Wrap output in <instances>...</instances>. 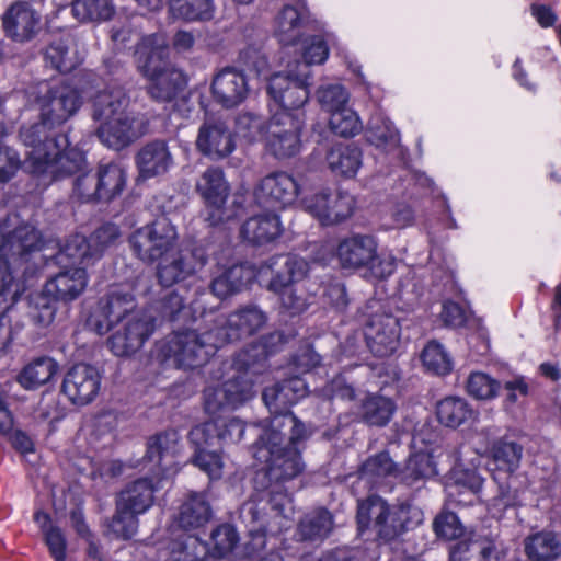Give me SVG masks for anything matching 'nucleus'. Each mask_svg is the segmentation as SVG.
<instances>
[{
  "label": "nucleus",
  "mask_w": 561,
  "mask_h": 561,
  "mask_svg": "<svg viewBox=\"0 0 561 561\" xmlns=\"http://www.w3.org/2000/svg\"><path fill=\"white\" fill-rule=\"evenodd\" d=\"M135 55L139 71L150 81V96L160 102L173 100L185 85V78L182 71L167 60L168 44L164 36L152 34L144 37Z\"/></svg>",
  "instance_id": "nucleus-6"
},
{
  "label": "nucleus",
  "mask_w": 561,
  "mask_h": 561,
  "mask_svg": "<svg viewBox=\"0 0 561 561\" xmlns=\"http://www.w3.org/2000/svg\"><path fill=\"white\" fill-rule=\"evenodd\" d=\"M313 75L306 65H300L287 71L273 73L267 79L270 98L282 107L280 112L302 107L309 100V87Z\"/></svg>",
  "instance_id": "nucleus-13"
},
{
  "label": "nucleus",
  "mask_w": 561,
  "mask_h": 561,
  "mask_svg": "<svg viewBox=\"0 0 561 561\" xmlns=\"http://www.w3.org/2000/svg\"><path fill=\"white\" fill-rule=\"evenodd\" d=\"M170 13L174 19L206 21L213 18L211 2H170Z\"/></svg>",
  "instance_id": "nucleus-57"
},
{
  "label": "nucleus",
  "mask_w": 561,
  "mask_h": 561,
  "mask_svg": "<svg viewBox=\"0 0 561 561\" xmlns=\"http://www.w3.org/2000/svg\"><path fill=\"white\" fill-rule=\"evenodd\" d=\"M271 413L273 414V417L270 420L268 424L264 425L263 431H268L270 434L279 433L284 437L283 430L289 428V443L286 445L290 447H295L298 442L307 437L305 425L300 423L297 417L289 412V410Z\"/></svg>",
  "instance_id": "nucleus-51"
},
{
  "label": "nucleus",
  "mask_w": 561,
  "mask_h": 561,
  "mask_svg": "<svg viewBox=\"0 0 561 561\" xmlns=\"http://www.w3.org/2000/svg\"><path fill=\"white\" fill-rule=\"evenodd\" d=\"M313 26H317L316 31H320V34L311 35L304 39L302 61H298L295 65L297 70L300 65H306L310 69L312 65L325 62L329 57V44L335 43L336 37L332 32L320 27L318 23Z\"/></svg>",
  "instance_id": "nucleus-42"
},
{
  "label": "nucleus",
  "mask_w": 561,
  "mask_h": 561,
  "mask_svg": "<svg viewBox=\"0 0 561 561\" xmlns=\"http://www.w3.org/2000/svg\"><path fill=\"white\" fill-rule=\"evenodd\" d=\"M393 519L388 526H383L382 539L390 540L404 531L415 528L423 522V512L411 504L391 506Z\"/></svg>",
  "instance_id": "nucleus-45"
},
{
  "label": "nucleus",
  "mask_w": 561,
  "mask_h": 561,
  "mask_svg": "<svg viewBox=\"0 0 561 561\" xmlns=\"http://www.w3.org/2000/svg\"><path fill=\"white\" fill-rule=\"evenodd\" d=\"M525 552L531 561H553L561 554V541L551 531H540L525 540Z\"/></svg>",
  "instance_id": "nucleus-46"
},
{
  "label": "nucleus",
  "mask_w": 561,
  "mask_h": 561,
  "mask_svg": "<svg viewBox=\"0 0 561 561\" xmlns=\"http://www.w3.org/2000/svg\"><path fill=\"white\" fill-rule=\"evenodd\" d=\"M196 187L206 205V220L211 226L228 221L236 215L233 210L225 207L229 196V185L221 169H207L197 181Z\"/></svg>",
  "instance_id": "nucleus-19"
},
{
  "label": "nucleus",
  "mask_w": 561,
  "mask_h": 561,
  "mask_svg": "<svg viewBox=\"0 0 561 561\" xmlns=\"http://www.w3.org/2000/svg\"><path fill=\"white\" fill-rule=\"evenodd\" d=\"M370 352L379 357L393 354L399 345L400 325L391 314H374L364 328Z\"/></svg>",
  "instance_id": "nucleus-23"
},
{
  "label": "nucleus",
  "mask_w": 561,
  "mask_h": 561,
  "mask_svg": "<svg viewBox=\"0 0 561 561\" xmlns=\"http://www.w3.org/2000/svg\"><path fill=\"white\" fill-rule=\"evenodd\" d=\"M362 150L355 145L337 144L327 153L329 169L343 178H354L362 167Z\"/></svg>",
  "instance_id": "nucleus-39"
},
{
  "label": "nucleus",
  "mask_w": 561,
  "mask_h": 561,
  "mask_svg": "<svg viewBox=\"0 0 561 561\" xmlns=\"http://www.w3.org/2000/svg\"><path fill=\"white\" fill-rule=\"evenodd\" d=\"M178 242L175 226L167 217H159L130 233L128 243L133 253L145 263H153L172 251Z\"/></svg>",
  "instance_id": "nucleus-11"
},
{
  "label": "nucleus",
  "mask_w": 561,
  "mask_h": 561,
  "mask_svg": "<svg viewBox=\"0 0 561 561\" xmlns=\"http://www.w3.org/2000/svg\"><path fill=\"white\" fill-rule=\"evenodd\" d=\"M317 100L330 115L347 106L350 93L344 85L340 83H330L319 87L317 90Z\"/></svg>",
  "instance_id": "nucleus-53"
},
{
  "label": "nucleus",
  "mask_w": 561,
  "mask_h": 561,
  "mask_svg": "<svg viewBox=\"0 0 561 561\" xmlns=\"http://www.w3.org/2000/svg\"><path fill=\"white\" fill-rule=\"evenodd\" d=\"M219 422L211 420L194 426L190 434V442L195 445L197 449H205V446L213 445L217 438Z\"/></svg>",
  "instance_id": "nucleus-63"
},
{
  "label": "nucleus",
  "mask_w": 561,
  "mask_h": 561,
  "mask_svg": "<svg viewBox=\"0 0 561 561\" xmlns=\"http://www.w3.org/2000/svg\"><path fill=\"white\" fill-rule=\"evenodd\" d=\"M304 193L302 186L287 172L277 171L264 176L255 190L260 205L275 209H285L299 203Z\"/></svg>",
  "instance_id": "nucleus-20"
},
{
  "label": "nucleus",
  "mask_w": 561,
  "mask_h": 561,
  "mask_svg": "<svg viewBox=\"0 0 561 561\" xmlns=\"http://www.w3.org/2000/svg\"><path fill=\"white\" fill-rule=\"evenodd\" d=\"M254 458L266 466L265 476L271 484L266 495L251 499L241 506L240 517L248 527L250 553H259L266 546V537L290 527L295 506L285 483L304 470L300 453L285 445L279 433L262 431L255 444Z\"/></svg>",
  "instance_id": "nucleus-2"
},
{
  "label": "nucleus",
  "mask_w": 561,
  "mask_h": 561,
  "mask_svg": "<svg viewBox=\"0 0 561 561\" xmlns=\"http://www.w3.org/2000/svg\"><path fill=\"white\" fill-rule=\"evenodd\" d=\"M58 363L48 356L35 358L19 374L18 381L26 390L47 383L58 371Z\"/></svg>",
  "instance_id": "nucleus-41"
},
{
  "label": "nucleus",
  "mask_w": 561,
  "mask_h": 561,
  "mask_svg": "<svg viewBox=\"0 0 561 561\" xmlns=\"http://www.w3.org/2000/svg\"><path fill=\"white\" fill-rule=\"evenodd\" d=\"M197 149L211 159H222L233 152L236 144L231 131L220 121H206L196 139Z\"/></svg>",
  "instance_id": "nucleus-29"
},
{
  "label": "nucleus",
  "mask_w": 561,
  "mask_h": 561,
  "mask_svg": "<svg viewBox=\"0 0 561 561\" xmlns=\"http://www.w3.org/2000/svg\"><path fill=\"white\" fill-rule=\"evenodd\" d=\"M523 448L514 442L499 440L493 444L486 461L488 470L497 484L499 494L493 499V507L504 510L515 503V492L511 490L508 479L519 467Z\"/></svg>",
  "instance_id": "nucleus-12"
},
{
  "label": "nucleus",
  "mask_w": 561,
  "mask_h": 561,
  "mask_svg": "<svg viewBox=\"0 0 561 561\" xmlns=\"http://www.w3.org/2000/svg\"><path fill=\"white\" fill-rule=\"evenodd\" d=\"M194 466L205 472L210 480L222 477L224 460L219 453L206 449H197L192 459Z\"/></svg>",
  "instance_id": "nucleus-60"
},
{
  "label": "nucleus",
  "mask_w": 561,
  "mask_h": 561,
  "mask_svg": "<svg viewBox=\"0 0 561 561\" xmlns=\"http://www.w3.org/2000/svg\"><path fill=\"white\" fill-rule=\"evenodd\" d=\"M435 534L446 540H453L462 535V526L456 514L445 512L439 514L433 523Z\"/></svg>",
  "instance_id": "nucleus-62"
},
{
  "label": "nucleus",
  "mask_w": 561,
  "mask_h": 561,
  "mask_svg": "<svg viewBox=\"0 0 561 561\" xmlns=\"http://www.w3.org/2000/svg\"><path fill=\"white\" fill-rule=\"evenodd\" d=\"M127 174L115 162L100 164L95 172L78 176L73 184V196L81 202H111L125 190Z\"/></svg>",
  "instance_id": "nucleus-10"
},
{
  "label": "nucleus",
  "mask_w": 561,
  "mask_h": 561,
  "mask_svg": "<svg viewBox=\"0 0 561 561\" xmlns=\"http://www.w3.org/2000/svg\"><path fill=\"white\" fill-rule=\"evenodd\" d=\"M250 92L248 77L243 71L233 67L220 70L211 82L214 99L226 108L242 104L249 98Z\"/></svg>",
  "instance_id": "nucleus-24"
},
{
  "label": "nucleus",
  "mask_w": 561,
  "mask_h": 561,
  "mask_svg": "<svg viewBox=\"0 0 561 561\" xmlns=\"http://www.w3.org/2000/svg\"><path fill=\"white\" fill-rule=\"evenodd\" d=\"M396 411L394 402L380 394L366 396L362 403V419L370 426H386Z\"/></svg>",
  "instance_id": "nucleus-47"
},
{
  "label": "nucleus",
  "mask_w": 561,
  "mask_h": 561,
  "mask_svg": "<svg viewBox=\"0 0 561 561\" xmlns=\"http://www.w3.org/2000/svg\"><path fill=\"white\" fill-rule=\"evenodd\" d=\"M70 10L79 22L106 21L114 14L111 2H69L60 11Z\"/></svg>",
  "instance_id": "nucleus-52"
},
{
  "label": "nucleus",
  "mask_w": 561,
  "mask_h": 561,
  "mask_svg": "<svg viewBox=\"0 0 561 561\" xmlns=\"http://www.w3.org/2000/svg\"><path fill=\"white\" fill-rule=\"evenodd\" d=\"M332 529L331 514L324 508L305 515L298 525V534L304 540L323 539Z\"/></svg>",
  "instance_id": "nucleus-49"
},
{
  "label": "nucleus",
  "mask_w": 561,
  "mask_h": 561,
  "mask_svg": "<svg viewBox=\"0 0 561 561\" xmlns=\"http://www.w3.org/2000/svg\"><path fill=\"white\" fill-rule=\"evenodd\" d=\"M211 517V508L204 493L191 492L182 503L178 524L183 529L203 527Z\"/></svg>",
  "instance_id": "nucleus-40"
},
{
  "label": "nucleus",
  "mask_w": 561,
  "mask_h": 561,
  "mask_svg": "<svg viewBox=\"0 0 561 561\" xmlns=\"http://www.w3.org/2000/svg\"><path fill=\"white\" fill-rule=\"evenodd\" d=\"M41 242L39 231L33 225L20 221L16 215L0 222V357L7 353L11 341L10 328L2 319L23 291V285L14 278L10 265L38 250Z\"/></svg>",
  "instance_id": "nucleus-4"
},
{
  "label": "nucleus",
  "mask_w": 561,
  "mask_h": 561,
  "mask_svg": "<svg viewBox=\"0 0 561 561\" xmlns=\"http://www.w3.org/2000/svg\"><path fill=\"white\" fill-rule=\"evenodd\" d=\"M329 125L332 131L341 137H353L362 130L358 114L348 106L331 114Z\"/></svg>",
  "instance_id": "nucleus-55"
},
{
  "label": "nucleus",
  "mask_w": 561,
  "mask_h": 561,
  "mask_svg": "<svg viewBox=\"0 0 561 561\" xmlns=\"http://www.w3.org/2000/svg\"><path fill=\"white\" fill-rule=\"evenodd\" d=\"M162 561H203L209 552V547L194 535L181 533L161 542L158 548Z\"/></svg>",
  "instance_id": "nucleus-31"
},
{
  "label": "nucleus",
  "mask_w": 561,
  "mask_h": 561,
  "mask_svg": "<svg viewBox=\"0 0 561 561\" xmlns=\"http://www.w3.org/2000/svg\"><path fill=\"white\" fill-rule=\"evenodd\" d=\"M252 351L256 352L252 356L249 354L250 351L238 355L237 363L245 369L243 374L228 379L218 387H208L205 390V410L208 414L215 415L226 410H234L254 397V382L248 377V370L254 363L265 358L270 352L262 346H254Z\"/></svg>",
  "instance_id": "nucleus-9"
},
{
  "label": "nucleus",
  "mask_w": 561,
  "mask_h": 561,
  "mask_svg": "<svg viewBox=\"0 0 561 561\" xmlns=\"http://www.w3.org/2000/svg\"><path fill=\"white\" fill-rule=\"evenodd\" d=\"M102 375L90 364H76L65 375L61 391L77 405L92 402L100 392Z\"/></svg>",
  "instance_id": "nucleus-21"
},
{
  "label": "nucleus",
  "mask_w": 561,
  "mask_h": 561,
  "mask_svg": "<svg viewBox=\"0 0 561 561\" xmlns=\"http://www.w3.org/2000/svg\"><path fill=\"white\" fill-rule=\"evenodd\" d=\"M369 144L389 154L392 160L403 161L404 149L400 146V136L392 122L381 115L374 116L366 131Z\"/></svg>",
  "instance_id": "nucleus-33"
},
{
  "label": "nucleus",
  "mask_w": 561,
  "mask_h": 561,
  "mask_svg": "<svg viewBox=\"0 0 561 561\" xmlns=\"http://www.w3.org/2000/svg\"><path fill=\"white\" fill-rule=\"evenodd\" d=\"M388 504L379 496H369L367 500L358 502L357 524L358 530L363 533L370 526L377 535L382 538L385 518L387 516Z\"/></svg>",
  "instance_id": "nucleus-44"
},
{
  "label": "nucleus",
  "mask_w": 561,
  "mask_h": 561,
  "mask_svg": "<svg viewBox=\"0 0 561 561\" xmlns=\"http://www.w3.org/2000/svg\"><path fill=\"white\" fill-rule=\"evenodd\" d=\"M304 2L286 4L276 18L275 35L283 45H295L302 28L317 30Z\"/></svg>",
  "instance_id": "nucleus-28"
},
{
  "label": "nucleus",
  "mask_w": 561,
  "mask_h": 561,
  "mask_svg": "<svg viewBox=\"0 0 561 561\" xmlns=\"http://www.w3.org/2000/svg\"><path fill=\"white\" fill-rule=\"evenodd\" d=\"M45 56L51 67L60 72L73 70L83 60V55L78 44L70 35L51 42L46 49Z\"/></svg>",
  "instance_id": "nucleus-38"
},
{
  "label": "nucleus",
  "mask_w": 561,
  "mask_h": 561,
  "mask_svg": "<svg viewBox=\"0 0 561 561\" xmlns=\"http://www.w3.org/2000/svg\"><path fill=\"white\" fill-rule=\"evenodd\" d=\"M182 448L181 436L176 430H168L153 435L147 443L144 467L148 472L165 480L172 479L179 471L175 457Z\"/></svg>",
  "instance_id": "nucleus-17"
},
{
  "label": "nucleus",
  "mask_w": 561,
  "mask_h": 561,
  "mask_svg": "<svg viewBox=\"0 0 561 561\" xmlns=\"http://www.w3.org/2000/svg\"><path fill=\"white\" fill-rule=\"evenodd\" d=\"M335 255L343 268L365 267L367 274L377 279L389 277L396 270V257L378 253L377 239L371 234L353 233L341 239Z\"/></svg>",
  "instance_id": "nucleus-8"
},
{
  "label": "nucleus",
  "mask_w": 561,
  "mask_h": 561,
  "mask_svg": "<svg viewBox=\"0 0 561 561\" xmlns=\"http://www.w3.org/2000/svg\"><path fill=\"white\" fill-rule=\"evenodd\" d=\"M482 484L483 479L474 468L458 462L451 469L446 485L448 500L458 505H471L478 500Z\"/></svg>",
  "instance_id": "nucleus-27"
},
{
  "label": "nucleus",
  "mask_w": 561,
  "mask_h": 561,
  "mask_svg": "<svg viewBox=\"0 0 561 561\" xmlns=\"http://www.w3.org/2000/svg\"><path fill=\"white\" fill-rule=\"evenodd\" d=\"M139 176L144 180L167 173L174 164L169 146L156 140L144 146L136 157Z\"/></svg>",
  "instance_id": "nucleus-32"
},
{
  "label": "nucleus",
  "mask_w": 561,
  "mask_h": 561,
  "mask_svg": "<svg viewBox=\"0 0 561 561\" xmlns=\"http://www.w3.org/2000/svg\"><path fill=\"white\" fill-rule=\"evenodd\" d=\"M2 25L12 41L28 42L41 30V14L31 2H13L2 16Z\"/></svg>",
  "instance_id": "nucleus-25"
},
{
  "label": "nucleus",
  "mask_w": 561,
  "mask_h": 561,
  "mask_svg": "<svg viewBox=\"0 0 561 561\" xmlns=\"http://www.w3.org/2000/svg\"><path fill=\"white\" fill-rule=\"evenodd\" d=\"M135 312L137 311L133 293L126 287L115 286L99 300L90 317V324L98 334L103 335Z\"/></svg>",
  "instance_id": "nucleus-14"
},
{
  "label": "nucleus",
  "mask_w": 561,
  "mask_h": 561,
  "mask_svg": "<svg viewBox=\"0 0 561 561\" xmlns=\"http://www.w3.org/2000/svg\"><path fill=\"white\" fill-rule=\"evenodd\" d=\"M304 119L287 112L272 116L265 134L267 151L277 159L290 158L301 148L300 131Z\"/></svg>",
  "instance_id": "nucleus-15"
},
{
  "label": "nucleus",
  "mask_w": 561,
  "mask_h": 561,
  "mask_svg": "<svg viewBox=\"0 0 561 561\" xmlns=\"http://www.w3.org/2000/svg\"><path fill=\"white\" fill-rule=\"evenodd\" d=\"M436 415L440 424L456 428L471 420L474 412L466 399L446 397L437 403Z\"/></svg>",
  "instance_id": "nucleus-43"
},
{
  "label": "nucleus",
  "mask_w": 561,
  "mask_h": 561,
  "mask_svg": "<svg viewBox=\"0 0 561 561\" xmlns=\"http://www.w3.org/2000/svg\"><path fill=\"white\" fill-rule=\"evenodd\" d=\"M210 540L213 547L208 554L214 558H222L230 553L239 541L236 528L229 524H222L211 531Z\"/></svg>",
  "instance_id": "nucleus-56"
},
{
  "label": "nucleus",
  "mask_w": 561,
  "mask_h": 561,
  "mask_svg": "<svg viewBox=\"0 0 561 561\" xmlns=\"http://www.w3.org/2000/svg\"><path fill=\"white\" fill-rule=\"evenodd\" d=\"M205 314L208 312L201 310L203 323L175 331L159 345V353L165 360H172L178 367L195 368L207 363L224 346V337H218L210 318Z\"/></svg>",
  "instance_id": "nucleus-7"
},
{
  "label": "nucleus",
  "mask_w": 561,
  "mask_h": 561,
  "mask_svg": "<svg viewBox=\"0 0 561 561\" xmlns=\"http://www.w3.org/2000/svg\"><path fill=\"white\" fill-rule=\"evenodd\" d=\"M283 227L277 214H263L249 218L241 227V237L252 244H265L280 236Z\"/></svg>",
  "instance_id": "nucleus-37"
},
{
  "label": "nucleus",
  "mask_w": 561,
  "mask_h": 561,
  "mask_svg": "<svg viewBox=\"0 0 561 561\" xmlns=\"http://www.w3.org/2000/svg\"><path fill=\"white\" fill-rule=\"evenodd\" d=\"M388 477H399L400 471L387 453L369 457L360 467L359 479L371 484H379Z\"/></svg>",
  "instance_id": "nucleus-48"
},
{
  "label": "nucleus",
  "mask_w": 561,
  "mask_h": 561,
  "mask_svg": "<svg viewBox=\"0 0 561 561\" xmlns=\"http://www.w3.org/2000/svg\"><path fill=\"white\" fill-rule=\"evenodd\" d=\"M36 102L41 122L23 126L20 138L27 148L26 165L38 181L47 187L54 181L79 171L85 158L82 151L69 147L66 135H56L51 129L68 121L80 107L81 95L69 83L42 82L37 87Z\"/></svg>",
  "instance_id": "nucleus-1"
},
{
  "label": "nucleus",
  "mask_w": 561,
  "mask_h": 561,
  "mask_svg": "<svg viewBox=\"0 0 561 561\" xmlns=\"http://www.w3.org/2000/svg\"><path fill=\"white\" fill-rule=\"evenodd\" d=\"M257 279V268L248 264H237L227 268L211 282V293L218 298H225L248 287Z\"/></svg>",
  "instance_id": "nucleus-36"
},
{
  "label": "nucleus",
  "mask_w": 561,
  "mask_h": 561,
  "mask_svg": "<svg viewBox=\"0 0 561 561\" xmlns=\"http://www.w3.org/2000/svg\"><path fill=\"white\" fill-rule=\"evenodd\" d=\"M207 312L205 316L210 318L218 337H224V345L256 333L267 321L265 312L255 305L241 307L228 317Z\"/></svg>",
  "instance_id": "nucleus-18"
},
{
  "label": "nucleus",
  "mask_w": 561,
  "mask_h": 561,
  "mask_svg": "<svg viewBox=\"0 0 561 561\" xmlns=\"http://www.w3.org/2000/svg\"><path fill=\"white\" fill-rule=\"evenodd\" d=\"M165 479L151 473L150 479L141 478L121 492L117 500L119 510H126L135 516L149 510L154 501V492L163 486Z\"/></svg>",
  "instance_id": "nucleus-30"
},
{
  "label": "nucleus",
  "mask_w": 561,
  "mask_h": 561,
  "mask_svg": "<svg viewBox=\"0 0 561 561\" xmlns=\"http://www.w3.org/2000/svg\"><path fill=\"white\" fill-rule=\"evenodd\" d=\"M129 98L122 87L100 91L93 102V118L99 123L96 135L108 148H125L142 131L135 126V116L127 111Z\"/></svg>",
  "instance_id": "nucleus-5"
},
{
  "label": "nucleus",
  "mask_w": 561,
  "mask_h": 561,
  "mask_svg": "<svg viewBox=\"0 0 561 561\" xmlns=\"http://www.w3.org/2000/svg\"><path fill=\"white\" fill-rule=\"evenodd\" d=\"M280 307L291 316L300 314L310 305L311 294H307L305 285L298 283L277 294Z\"/></svg>",
  "instance_id": "nucleus-58"
},
{
  "label": "nucleus",
  "mask_w": 561,
  "mask_h": 561,
  "mask_svg": "<svg viewBox=\"0 0 561 561\" xmlns=\"http://www.w3.org/2000/svg\"><path fill=\"white\" fill-rule=\"evenodd\" d=\"M137 527V517L124 508L119 510L117 506L116 514L108 525L110 530L117 538L129 539L136 534Z\"/></svg>",
  "instance_id": "nucleus-61"
},
{
  "label": "nucleus",
  "mask_w": 561,
  "mask_h": 561,
  "mask_svg": "<svg viewBox=\"0 0 561 561\" xmlns=\"http://www.w3.org/2000/svg\"><path fill=\"white\" fill-rule=\"evenodd\" d=\"M424 367L436 375H447L451 371L453 362L444 350L443 345L433 341L430 342L421 354Z\"/></svg>",
  "instance_id": "nucleus-54"
},
{
  "label": "nucleus",
  "mask_w": 561,
  "mask_h": 561,
  "mask_svg": "<svg viewBox=\"0 0 561 561\" xmlns=\"http://www.w3.org/2000/svg\"><path fill=\"white\" fill-rule=\"evenodd\" d=\"M121 324L122 329L108 340L110 348L116 356H129L137 352L154 330L152 317L138 311Z\"/></svg>",
  "instance_id": "nucleus-22"
},
{
  "label": "nucleus",
  "mask_w": 561,
  "mask_h": 561,
  "mask_svg": "<svg viewBox=\"0 0 561 561\" xmlns=\"http://www.w3.org/2000/svg\"><path fill=\"white\" fill-rule=\"evenodd\" d=\"M309 392L307 382L299 376L290 377L263 391V401L270 412L289 410V407Z\"/></svg>",
  "instance_id": "nucleus-34"
},
{
  "label": "nucleus",
  "mask_w": 561,
  "mask_h": 561,
  "mask_svg": "<svg viewBox=\"0 0 561 561\" xmlns=\"http://www.w3.org/2000/svg\"><path fill=\"white\" fill-rule=\"evenodd\" d=\"M500 382L481 371L471 373L467 380L468 393L479 400H489L497 396Z\"/></svg>",
  "instance_id": "nucleus-59"
},
{
  "label": "nucleus",
  "mask_w": 561,
  "mask_h": 561,
  "mask_svg": "<svg viewBox=\"0 0 561 561\" xmlns=\"http://www.w3.org/2000/svg\"><path fill=\"white\" fill-rule=\"evenodd\" d=\"M159 261L157 276L160 284L165 287L184 282L205 264L203 257H197L186 249L170 251Z\"/></svg>",
  "instance_id": "nucleus-26"
},
{
  "label": "nucleus",
  "mask_w": 561,
  "mask_h": 561,
  "mask_svg": "<svg viewBox=\"0 0 561 561\" xmlns=\"http://www.w3.org/2000/svg\"><path fill=\"white\" fill-rule=\"evenodd\" d=\"M308 272V263L293 254L272 256L257 267V280L278 294L300 283Z\"/></svg>",
  "instance_id": "nucleus-16"
},
{
  "label": "nucleus",
  "mask_w": 561,
  "mask_h": 561,
  "mask_svg": "<svg viewBox=\"0 0 561 561\" xmlns=\"http://www.w3.org/2000/svg\"><path fill=\"white\" fill-rule=\"evenodd\" d=\"M118 236L119 229L113 224L101 226L88 238L82 234L71 236L59 251L57 260L59 264L69 261L72 266H65L50 277L44 293L62 302L79 298L89 283L87 267L94 265Z\"/></svg>",
  "instance_id": "nucleus-3"
},
{
  "label": "nucleus",
  "mask_w": 561,
  "mask_h": 561,
  "mask_svg": "<svg viewBox=\"0 0 561 561\" xmlns=\"http://www.w3.org/2000/svg\"><path fill=\"white\" fill-rule=\"evenodd\" d=\"M436 474V465L433 461L431 454L427 451H420L410 456L405 468L400 471V479L409 485H414L420 480L427 479Z\"/></svg>",
  "instance_id": "nucleus-50"
},
{
  "label": "nucleus",
  "mask_w": 561,
  "mask_h": 561,
  "mask_svg": "<svg viewBox=\"0 0 561 561\" xmlns=\"http://www.w3.org/2000/svg\"><path fill=\"white\" fill-rule=\"evenodd\" d=\"M347 197L335 209L328 213L330 202V188H320L310 195L302 193L299 198L300 207L313 216L323 226H333L343 221V217L348 213Z\"/></svg>",
  "instance_id": "nucleus-35"
},
{
  "label": "nucleus",
  "mask_w": 561,
  "mask_h": 561,
  "mask_svg": "<svg viewBox=\"0 0 561 561\" xmlns=\"http://www.w3.org/2000/svg\"><path fill=\"white\" fill-rule=\"evenodd\" d=\"M321 296L324 304L340 311L344 310L348 304L346 288L336 278H331L324 283Z\"/></svg>",
  "instance_id": "nucleus-64"
}]
</instances>
